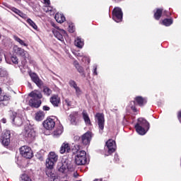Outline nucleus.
I'll return each instance as SVG.
<instances>
[{
	"label": "nucleus",
	"mask_w": 181,
	"mask_h": 181,
	"mask_svg": "<svg viewBox=\"0 0 181 181\" xmlns=\"http://www.w3.org/2000/svg\"><path fill=\"white\" fill-rule=\"evenodd\" d=\"M13 51L18 56L23 57L24 60H26V59H28V57H29V54L28 53V52L25 51V49H23L18 46H14Z\"/></svg>",
	"instance_id": "15"
},
{
	"label": "nucleus",
	"mask_w": 181,
	"mask_h": 181,
	"mask_svg": "<svg viewBox=\"0 0 181 181\" xmlns=\"http://www.w3.org/2000/svg\"><path fill=\"white\" fill-rule=\"evenodd\" d=\"M52 26L55 28V29H52L54 36H55L58 40H60V42H64V38L63 37L66 36V31L63 29H60L55 24H53Z\"/></svg>",
	"instance_id": "6"
},
{
	"label": "nucleus",
	"mask_w": 181,
	"mask_h": 181,
	"mask_svg": "<svg viewBox=\"0 0 181 181\" xmlns=\"http://www.w3.org/2000/svg\"><path fill=\"white\" fill-rule=\"evenodd\" d=\"M35 118L36 121H43V119H45V112H43L42 111L37 112V113H35Z\"/></svg>",
	"instance_id": "28"
},
{
	"label": "nucleus",
	"mask_w": 181,
	"mask_h": 181,
	"mask_svg": "<svg viewBox=\"0 0 181 181\" xmlns=\"http://www.w3.org/2000/svg\"><path fill=\"white\" fill-rule=\"evenodd\" d=\"M1 141L4 146H8L11 144V131L4 130L1 136Z\"/></svg>",
	"instance_id": "10"
},
{
	"label": "nucleus",
	"mask_w": 181,
	"mask_h": 181,
	"mask_svg": "<svg viewBox=\"0 0 181 181\" xmlns=\"http://www.w3.org/2000/svg\"><path fill=\"white\" fill-rule=\"evenodd\" d=\"M26 22L30 25V26H32V28L35 29V30H37V25H36V23H35V22H33V21H32V19L28 18Z\"/></svg>",
	"instance_id": "33"
},
{
	"label": "nucleus",
	"mask_w": 181,
	"mask_h": 181,
	"mask_svg": "<svg viewBox=\"0 0 181 181\" xmlns=\"http://www.w3.org/2000/svg\"><path fill=\"white\" fill-rule=\"evenodd\" d=\"M94 181H103L101 179H95Z\"/></svg>",
	"instance_id": "49"
},
{
	"label": "nucleus",
	"mask_w": 181,
	"mask_h": 181,
	"mask_svg": "<svg viewBox=\"0 0 181 181\" xmlns=\"http://www.w3.org/2000/svg\"><path fill=\"white\" fill-rule=\"evenodd\" d=\"M173 23V19L172 18H165L162 21V25L164 26H170Z\"/></svg>",
	"instance_id": "31"
},
{
	"label": "nucleus",
	"mask_w": 181,
	"mask_h": 181,
	"mask_svg": "<svg viewBox=\"0 0 181 181\" xmlns=\"http://www.w3.org/2000/svg\"><path fill=\"white\" fill-rule=\"evenodd\" d=\"M10 9L11 11H12V12H14V13H16V15H18V16H21V18H23V19H28V16L23 13L19 9L15 7H10Z\"/></svg>",
	"instance_id": "23"
},
{
	"label": "nucleus",
	"mask_w": 181,
	"mask_h": 181,
	"mask_svg": "<svg viewBox=\"0 0 181 181\" xmlns=\"http://www.w3.org/2000/svg\"><path fill=\"white\" fill-rule=\"evenodd\" d=\"M98 74L97 73V65L93 66V75L97 76Z\"/></svg>",
	"instance_id": "42"
},
{
	"label": "nucleus",
	"mask_w": 181,
	"mask_h": 181,
	"mask_svg": "<svg viewBox=\"0 0 181 181\" xmlns=\"http://www.w3.org/2000/svg\"><path fill=\"white\" fill-rule=\"evenodd\" d=\"M55 126L56 122L50 117L47 118V119L43 122L44 128H45V129H47L48 131H51V129H53Z\"/></svg>",
	"instance_id": "14"
},
{
	"label": "nucleus",
	"mask_w": 181,
	"mask_h": 181,
	"mask_svg": "<svg viewBox=\"0 0 181 181\" xmlns=\"http://www.w3.org/2000/svg\"><path fill=\"white\" fill-rule=\"evenodd\" d=\"M29 97H31V99L29 100V105L30 107H33L34 108H39L42 105V93L39 90H34L29 93Z\"/></svg>",
	"instance_id": "2"
},
{
	"label": "nucleus",
	"mask_w": 181,
	"mask_h": 181,
	"mask_svg": "<svg viewBox=\"0 0 181 181\" xmlns=\"http://www.w3.org/2000/svg\"><path fill=\"white\" fill-rule=\"evenodd\" d=\"M135 129L139 135H145V134H146L149 129V122H148L146 119L140 117L137 120V123L135 125Z\"/></svg>",
	"instance_id": "3"
},
{
	"label": "nucleus",
	"mask_w": 181,
	"mask_h": 181,
	"mask_svg": "<svg viewBox=\"0 0 181 181\" xmlns=\"http://www.w3.org/2000/svg\"><path fill=\"white\" fill-rule=\"evenodd\" d=\"M74 30H76V28L74 27V25H73V24L69 25V32H70V33H73Z\"/></svg>",
	"instance_id": "39"
},
{
	"label": "nucleus",
	"mask_w": 181,
	"mask_h": 181,
	"mask_svg": "<svg viewBox=\"0 0 181 181\" xmlns=\"http://www.w3.org/2000/svg\"><path fill=\"white\" fill-rule=\"evenodd\" d=\"M21 181H32L30 177L26 174H23L21 175Z\"/></svg>",
	"instance_id": "36"
},
{
	"label": "nucleus",
	"mask_w": 181,
	"mask_h": 181,
	"mask_svg": "<svg viewBox=\"0 0 181 181\" xmlns=\"http://www.w3.org/2000/svg\"><path fill=\"white\" fill-rule=\"evenodd\" d=\"M117 158H118V155H115V159H116V161L118 160Z\"/></svg>",
	"instance_id": "48"
},
{
	"label": "nucleus",
	"mask_w": 181,
	"mask_h": 181,
	"mask_svg": "<svg viewBox=\"0 0 181 181\" xmlns=\"http://www.w3.org/2000/svg\"><path fill=\"white\" fill-rule=\"evenodd\" d=\"M75 67L78 71V73L82 74V76H86V74H84V69H83V67L81 66L80 64H78V63L75 64Z\"/></svg>",
	"instance_id": "34"
},
{
	"label": "nucleus",
	"mask_w": 181,
	"mask_h": 181,
	"mask_svg": "<svg viewBox=\"0 0 181 181\" xmlns=\"http://www.w3.org/2000/svg\"><path fill=\"white\" fill-rule=\"evenodd\" d=\"M55 21L58 22V23H63L66 21V17L63 14L57 13L55 14Z\"/></svg>",
	"instance_id": "27"
},
{
	"label": "nucleus",
	"mask_w": 181,
	"mask_h": 181,
	"mask_svg": "<svg viewBox=\"0 0 181 181\" xmlns=\"http://www.w3.org/2000/svg\"><path fill=\"white\" fill-rule=\"evenodd\" d=\"M178 119H179L180 122L181 123V111L179 112V113H178Z\"/></svg>",
	"instance_id": "46"
},
{
	"label": "nucleus",
	"mask_w": 181,
	"mask_h": 181,
	"mask_svg": "<svg viewBox=\"0 0 181 181\" xmlns=\"http://www.w3.org/2000/svg\"><path fill=\"white\" fill-rule=\"evenodd\" d=\"M23 135L27 142H32L36 138V132L30 124H26L23 132Z\"/></svg>",
	"instance_id": "4"
},
{
	"label": "nucleus",
	"mask_w": 181,
	"mask_h": 181,
	"mask_svg": "<svg viewBox=\"0 0 181 181\" xmlns=\"http://www.w3.org/2000/svg\"><path fill=\"white\" fill-rule=\"evenodd\" d=\"M11 121L14 125L16 127H21L23 124V120L22 119V115H18V113L14 112L11 117Z\"/></svg>",
	"instance_id": "11"
},
{
	"label": "nucleus",
	"mask_w": 181,
	"mask_h": 181,
	"mask_svg": "<svg viewBox=\"0 0 181 181\" xmlns=\"http://www.w3.org/2000/svg\"><path fill=\"white\" fill-rule=\"evenodd\" d=\"M160 16H162V9L158 8L156 12L154 13V18L156 21H159V19H160Z\"/></svg>",
	"instance_id": "32"
},
{
	"label": "nucleus",
	"mask_w": 181,
	"mask_h": 181,
	"mask_svg": "<svg viewBox=\"0 0 181 181\" xmlns=\"http://www.w3.org/2000/svg\"><path fill=\"white\" fill-rule=\"evenodd\" d=\"M45 4L49 6L50 5V0H43Z\"/></svg>",
	"instance_id": "43"
},
{
	"label": "nucleus",
	"mask_w": 181,
	"mask_h": 181,
	"mask_svg": "<svg viewBox=\"0 0 181 181\" xmlns=\"http://www.w3.org/2000/svg\"><path fill=\"white\" fill-rule=\"evenodd\" d=\"M20 153L26 159L33 158V151H32V148L28 146H23L20 148Z\"/></svg>",
	"instance_id": "8"
},
{
	"label": "nucleus",
	"mask_w": 181,
	"mask_h": 181,
	"mask_svg": "<svg viewBox=\"0 0 181 181\" xmlns=\"http://www.w3.org/2000/svg\"><path fill=\"white\" fill-rule=\"evenodd\" d=\"M53 8L52 7H46L45 8V12H51V13H54V11L52 10Z\"/></svg>",
	"instance_id": "40"
},
{
	"label": "nucleus",
	"mask_w": 181,
	"mask_h": 181,
	"mask_svg": "<svg viewBox=\"0 0 181 181\" xmlns=\"http://www.w3.org/2000/svg\"><path fill=\"white\" fill-rule=\"evenodd\" d=\"M0 39H1V34H0Z\"/></svg>",
	"instance_id": "52"
},
{
	"label": "nucleus",
	"mask_w": 181,
	"mask_h": 181,
	"mask_svg": "<svg viewBox=\"0 0 181 181\" xmlns=\"http://www.w3.org/2000/svg\"><path fill=\"white\" fill-rule=\"evenodd\" d=\"M49 101L51 104H52L54 107H59V104H60V97H59L58 95H53L50 99Z\"/></svg>",
	"instance_id": "21"
},
{
	"label": "nucleus",
	"mask_w": 181,
	"mask_h": 181,
	"mask_svg": "<svg viewBox=\"0 0 181 181\" xmlns=\"http://www.w3.org/2000/svg\"><path fill=\"white\" fill-rule=\"evenodd\" d=\"M2 62V57L0 56V63Z\"/></svg>",
	"instance_id": "50"
},
{
	"label": "nucleus",
	"mask_w": 181,
	"mask_h": 181,
	"mask_svg": "<svg viewBox=\"0 0 181 181\" xmlns=\"http://www.w3.org/2000/svg\"><path fill=\"white\" fill-rule=\"evenodd\" d=\"M71 101L69 100V99H65L63 102V107L65 111H69L70 109V107H71Z\"/></svg>",
	"instance_id": "30"
},
{
	"label": "nucleus",
	"mask_w": 181,
	"mask_h": 181,
	"mask_svg": "<svg viewBox=\"0 0 181 181\" xmlns=\"http://www.w3.org/2000/svg\"><path fill=\"white\" fill-rule=\"evenodd\" d=\"M106 146L108 149V153H114L115 152V149L117 148V145L115 144V141L112 139H109L106 142Z\"/></svg>",
	"instance_id": "17"
},
{
	"label": "nucleus",
	"mask_w": 181,
	"mask_h": 181,
	"mask_svg": "<svg viewBox=\"0 0 181 181\" xmlns=\"http://www.w3.org/2000/svg\"><path fill=\"white\" fill-rule=\"evenodd\" d=\"M135 101L137 103L139 107H144V104H146V99L144 98L141 96H137L135 98Z\"/></svg>",
	"instance_id": "24"
},
{
	"label": "nucleus",
	"mask_w": 181,
	"mask_h": 181,
	"mask_svg": "<svg viewBox=\"0 0 181 181\" xmlns=\"http://www.w3.org/2000/svg\"><path fill=\"white\" fill-rule=\"evenodd\" d=\"M91 141V132H87L81 136V142L83 145L87 146V145H90V142Z\"/></svg>",
	"instance_id": "18"
},
{
	"label": "nucleus",
	"mask_w": 181,
	"mask_h": 181,
	"mask_svg": "<svg viewBox=\"0 0 181 181\" xmlns=\"http://www.w3.org/2000/svg\"><path fill=\"white\" fill-rule=\"evenodd\" d=\"M112 19L117 23L122 22V10L119 7H116L113 9Z\"/></svg>",
	"instance_id": "9"
},
{
	"label": "nucleus",
	"mask_w": 181,
	"mask_h": 181,
	"mask_svg": "<svg viewBox=\"0 0 181 181\" xmlns=\"http://www.w3.org/2000/svg\"><path fill=\"white\" fill-rule=\"evenodd\" d=\"M75 46L79 49H82L83 46H84V40L81 39L80 37H76L75 40Z\"/></svg>",
	"instance_id": "25"
},
{
	"label": "nucleus",
	"mask_w": 181,
	"mask_h": 181,
	"mask_svg": "<svg viewBox=\"0 0 181 181\" xmlns=\"http://www.w3.org/2000/svg\"><path fill=\"white\" fill-rule=\"evenodd\" d=\"M69 84L71 88H74L75 90L76 95L77 97H80L81 94H83V91H81V89L78 86H77V83L75 82L74 80H70L69 81Z\"/></svg>",
	"instance_id": "16"
},
{
	"label": "nucleus",
	"mask_w": 181,
	"mask_h": 181,
	"mask_svg": "<svg viewBox=\"0 0 181 181\" xmlns=\"http://www.w3.org/2000/svg\"><path fill=\"white\" fill-rule=\"evenodd\" d=\"M59 160V156L54 152H50L48 155V158L46 160V175L49 177V181H54L56 179V175L53 173L52 168L54 166V163Z\"/></svg>",
	"instance_id": "1"
},
{
	"label": "nucleus",
	"mask_w": 181,
	"mask_h": 181,
	"mask_svg": "<svg viewBox=\"0 0 181 181\" xmlns=\"http://www.w3.org/2000/svg\"><path fill=\"white\" fill-rule=\"evenodd\" d=\"M9 100H11L10 95H0V107H5L9 104Z\"/></svg>",
	"instance_id": "19"
},
{
	"label": "nucleus",
	"mask_w": 181,
	"mask_h": 181,
	"mask_svg": "<svg viewBox=\"0 0 181 181\" xmlns=\"http://www.w3.org/2000/svg\"><path fill=\"white\" fill-rule=\"evenodd\" d=\"M71 151L70 148V144L69 143H63L62 145L60 147L59 152L60 153H69Z\"/></svg>",
	"instance_id": "20"
},
{
	"label": "nucleus",
	"mask_w": 181,
	"mask_h": 181,
	"mask_svg": "<svg viewBox=\"0 0 181 181\" xmlns=\"http://www.w3.org/2000/svg\"><path fill=\"white\" fill-rule=\"evenodd\" d=\"M70 122L72 125H77V118H78V112H72L70 115Z\"/></svg>",
	"instance_id": "22"
},
{
	"label": "nucleus",
	"mask_w": 181,
	"mask_h": 181,
	"mask_svg": "<svg viewBox=\"0 0 181 181\" xmlns=\"http://www.w3.org/2000/svg\"><path fill=\"white\" fill-rule=\"evenodd\" d=\"M62 134H63V126H59L53 132V136L54 138H59Z\"/></svg>",
	"instance_id": "26"
},
{
	"label": "nucleus",
	"mask_w": 181,
	"mask_h": 181,
	"mask_svg": "<svg viewBox=\"0 0 181 181\" xmlns=\"http://www.w3.org/2000/svg\"><path fill=\"white\" fill-rule=\"evenodd\" d=\"M69 160L68 159H63L62 162L58 163V170L61 173H66L67 172V169H69Z\"/></svg>",
	"instance_id": "12"
},
{
	"label": "nucleus",
	"mask_w": 181,
	"mask_h": 181,
	"mask_svg": "<svg viewBox=\"0 0 181 181\" xmlns=\"http://www.w3.org/2000/svg\"><path fill=\"white\" fill-rule=\"evenodd\" d=\"M14 40H16V42H18V43H20V45H21V46H25L28 47V44L25 43V42L23 40H22L21 38H19L18 36H14Z\"/></svg>",
	"instance_id": "35"
},
{
	"label": "nucleus",
	"mask_w": 181,
	"mask_h": 181,
	"mask_svg": "<svg viewBox=\"0 0 181 181\" xmlns=\"http://www.w3.org/2000/svg\"><path fill=\"white\" fill-rule=\"evenodd\" d=\"M75 148L76 149V156L75 158V162L76 165H86L87 163V156L86 153L84 151H80V146L76 145L75 146Z\"/></svg>",
	"instance_id": "5"
},
{
	"label": "nucleus",
	"mask_w": 181,
	"mask_h": 181,
	"mask_svg": "<svg viewBox=\"0 0 181 181\" xmlns=\"http://www.w3.org/2000/svg\"><path fill=\"white\" fill-rule=\"evenodd\" d=\"M132 110L134 111V112H136V111H138V110L136 109V107L135 106H132Z\"/></svg>",
	"instance_id": "45"
},
{
	"label": "nucleus",
	"mask_w": 181,
	"mask_h": 181,
	"mask_svg": "<svg viewBox=\"0 0 181 181\" xmlns=\"http://www.w3.org/2000/svg\"><path fill=\"white\" fill-rule=\"evenodd\" d=\"M11 62L14 63V64H18V57H11Z\"/></svg>",
	"instance_id": "41"
},
{
	"label": "nucleus",
	"mask_w": 181,
	"mask_h": 181,
	"mask_svg": "<svg viewBox=\"0 0 181 181\" xmlns=\"http://www.w3.org/2000/svg\"><path fill=\"white\" fill-rule=\"evenodd\" d=\"M2 93V91L1 90V88H0V94Z\"/></svg>",
	"instance_id": "51"
},
{
	"label": "nucleus",
	"mask_w": 181,
	"mask_h": 181,
	"mask_svg": "<svg viewBox=\"0 0 181 181\" xmlns=\"http://www.w3.org/2000/svg\"><path fill=\"white\" fill-rule=\"evenodd\" d=\"M95 121L99 127L100 134H103L104 131V124L105 123V119L104 118V114L97 113L95 116Z\"/></svg>",
	"instance_id": "7"
},
{
	"label": "nucleus",
	"mask_w": 181,
	"mask_h": 181,
	"mask_svg": "<svg viewBox=\"0 0 181 181\" xmlns=\"http://www.w3.org/2000/svg\"><path fill=\"white\" fill-rule=\"evenodd\" d=\"M43 93L45 94V95L49 96V95H50V94H52V90L48 87L45 86L44 89H43Z\"/></svg>",
	"instance_id": "37"
},
{
	"label": "nucleus",
	"mask_w": 181,
	"mask_h": 181,
	"mask_svg": "<svg viewBox=\"0 0 181 181\" xmlns=\"http://www.w3.org/2000/svg\"><path fill=\"white\" fill-rule=\"evenodd\" d=\"M1 122H3V124H6V119L3 118V119H1Z\"/></svg>",
	"instance_id": "47"
},
{
	"label": "nucleus",
	"mask_w": 181,
	"mask_h": 181,
	"mask_svg": "<svg viewBox=\"0 0 181 181\" xmlns=\"http://www.w3.org/2000/svg\"><path fill=\"white\" fill-rule=\"evenodd\" d=\"M7 74L8 72L5 69H0V77H5Z\"/></svg>",
	"instance_id": "38"
},
{
	"label": "nucleus",
	"mask_w": 181,
	"mask_h": 181,
	"mask_svg": "<svg viewBox=\"0 0 181 181\" xmlns=\"http://www.w3.org/2000/svg\"><path fill=\"white\" fill-rule=\"evenodd\" d=\"M30 77L32 81H33V83H35V84H36L39 88H42V87H43V81L40 79V78H39V76H37L36 73H30Z\"/></svg>",
	"instance_id": "13"
},
{
	"label": "nucleus",
	"mask_w": 181,
	"mask_h": 181,
	"mask_svg": "<svg viewBox=\"0 0 181 181\" xmlns=\"http://www.w3.org/2000/svg\"><path fill=\"white\" fill-rule=\"evenodd\" d=\"M43 110L44 111H49V110H50V107H49L48 106H44Z\"/></svg>",
	"instance_id": "44"
},
{
	"label": "nucleus",
	"mask_w": 181,
	"mask_h": 181,
	"mask_svg": "<svg viewBox=\"0 0 181 181\" xmlns=\"http://www.w3.org/2000/svg\"><path fill=\"white\" fill-rule=\"evenodd\" d=\"M83 118L84 119L86 125H91V120H90V117H88V114L85 110L82 112Z\"/></svg>",
	"instance_id": "29"
}]
</instances>
